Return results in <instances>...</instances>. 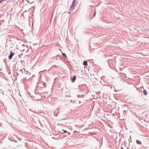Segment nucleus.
<instances>
[{"instance_id": "f257e3e1", "label": "nucleus", "mask_w": 149, "mask_h": 149, "mask_svg": "<svg viewBox=\"0 0 149 149\" xmlns=\"http://www.w3.org/2000/svg\"><path fill=\"white\" fill-rule=\"evenodd\" d=\"M115 59L113 58V59H109L108 60V63L109 66L111 68L115 64Z\"/></svg>"}, {"instance_id": "f03ea898", "label": "nucleus", "mask_w": 149, "mask_h": 149, "mask_svg": "<svg viewBox=\"0 0 149 149\" xmlns=\"http://www.w3.org/2000/svg\"><path fill=\"white\" fill-rule=\"evenodd\" d=\"M77 76L76 75H74L73 77H71V81L72 83H74L76 79Z\"/></svg>"}, {"instance_id": "7ed1b4c3", "label": "nucleus", "mask_w": 149, "mask_h": 149, "mask_svg": "<svg viewBox=\"0 0 149 149\" xmlns=\"http://www.w3.org/2000/svg\"><path fill=\"white\" fill-rule=\"evenodd\" d=\"M14 54V53L13 52H11L10 53L9 55L8 56V59L9 60H11Z\"/></svg>"}, {"instance_id": "20e7f679", "label": "nucleus", "mask_w": 149, "mask_h": 149, "mask_svg": "<svg viewBox=\"0 0 149 149\" xmlns=\"http://www.w3.org/2000/svg\"><path fill=\"white\" fill-rule=\"evenodd\" d=\"M136 143L137 144L139 145H141L142 144L141 141L138 140H136Z\"/></svg>"}, {"instance_id": "39448f33", "label": "nucleus", "mask_w": 149, "mask_h": 149, "mask_svg": "<svg viewBox=\"0 0 149 149\" xmlns=\"http://www.w3.org/2000/svg\"><path fill=\"white\" fill-rule=\"evenodd\" d=\"M88 133L91 135H95L96 134V133L95 132H89Z\"/></svg>"}, {"instance_id": "423d86ee", "label": "nucleus", "mask_w": 149, "mask_h": 149, "mask_svg": "<svg viewBox=\"0 0 149 149\" xmlns=\"http://www.w3.org/2000/svg\"><path fill=\"white\" fill-rule=\"evenodd\" d=\"M83 65L85 66L87 65V61H84L83 63Z\"/></svg>"}, {"instance_id": "0eeeda50", "label": "nucleus", "mask_w": 149, "mask_h": 149, "mask_svg": "<svg viewBox=\"0 0 149 149\" xmlns=\"http://www.w3.org/2000/svg\"><path fill=\"white\" fill-rule=\"evenodd\" d=\"M74 6H75L74 3L73 4V3H72L71 6V9H73L74 8Z\"/></svg>"}, {"instance_id": "6e6552de", "label": "nucleus", "mask_w": 149, "mask_h": 149, "mask_svg": "<svg viewBox=\"0 0 149 149\" xmlns=\"http://www.w3.org/2000/svg\"><path fill=\"white\" fill-rule=\"evenodd\" d=\"M143 94H144L145 95H147V91H146V90H144L143 91Z\"/></svg>"}, {"instance_id": "1a4fd4ad", "label": "nucleus", "mask_w": 149, "mask_h": 149, "mask_svg": "<svg viewBox=\"0 0 149 149\" xmlns=\"http://www.w3.org/2000/svg\"><path fill=\"white\" fill-rule=\"evenodd\" d=\"M54 115L55 116H57L58 115V113H57V111H55L54 112Z\"/></svg>"}, {"instance_id": "9d476101", "label": "nucleus", "mask_w": 149, "mask_h": 149, "mask_svg": "<svg viewBox=\"0 0 149 149\" xmlns=\"http://www.w3.org/2000/svg\"><path fill=\"white\" fill-rule=\"evenodd\" d=\"M62 54L63 56H64V57H66V58L67 57V56H66V54H65V53H62Z\"/></svg>"}, {"instance_id": "9b49d317", "label": "nucleus", "mask_w": 149, "mask_h": 149, "mask_svg": "<svg viewBox=\"0 0 149 149\" xmlns=\"http://www.w3.org/2000/svg\"><path fill=\"white\" fill-rule=\"evenodd\" d=\"M63 131L65 133H67L68 132L67 131L65 130L64 129H63Z\"/></svg>"}, {"instance_id": "f8f14e48", "label": "nucleus", "mask_w": 149, "mask_h": 149, "mask_svg": "<svg viewBox=\"0 0 149 149\" xmlns=\"http://www.w3.org/2000/svg\"><path fill=\"white\" fill-rule=\"evenodd\" d=\"M27 11H28L27 10H25V11L23 13V17H24V14L25 13H26V12H27Z\"/></svg>"}, {"instance_id": "ddd939ff", "label": "nucleus", "mask_w": 149, "mask_h": 149, "mask_svg": "<svg viewBox=\"0 0 149 149\" xmlns=\"http://www.w3.org/2000/svg\"><path fill=\"white\" fill-rule=\"evenodd\" d=\"M42 85L43 86H45V87H46V84L45 83H43V84H42Z\"/></svg>"}, {"instance_id": "4468645a", "label": "nucleus", "mask_w": 149, "mask_h": 149, "mask_svg": "<svg viewBox=\"0 0 149 149\" xmlns=\"http://www.w3.org/2000/svg\"><path fill=\"white\" fill-rule=\"evenodd\" d=\"M96 13V12L95 11L94 12V14H93V17H95V16Z\"/></svg>"}, {"instance_id": "2eb2a0df", "label": "nucleus", "mask_w": 149, "mask_h": 149, "mask_svg": "<svg viewBox=\"0 0 149 149\" xmlns=\"http://www.w3.org/2000/svg\"><path fill=\"white\" fill-rule=\"evenodd\" d=\"M68 134L66 135V136H69L70 135V132H68Z\"/></svg>"}, {"instance_id": "dca6fc26", "label": "nucleus", "mask_w": 149, "mask_h": 149, "mask_svg": "<svg viewBox=\"0 0 149 149\" xmlns=\"http://www.w3.org/2000/svg\"><path fill=\"white\" fill-rule=\"evenodd\" d=\"M76 1V0H73V1L72 2V3H73H73H74Z\"/></svg>"}, {"instance_id": "f3484780", "label": "nucleus", "mask_w": 149, "mask_h": 149, "mask_svg": "<svg viewBox=\"0 0 149 149\" xmlns=\"http://www.w3.org/2000/svg\"><path fill=\"white\" fill-rule=\"evenodd\" d=\"M54 66H55V67H56V68H58V66H57V65H54L52 66V67Z\"/></svg>"}, {"instance_id": "a211bd4d", "label": "nucleus", "mask_w": 149, "mask_h": 149, "mask_svg": "<svg viewBox=\"0 0 149 149\" xmlns=\"http://www.w3.org/2000/svg\"><path fill=\"white\" fill-rule=\"evenodd\" d=\"M121 149H123V147H122V146H121Z\"/></svg>"}, {"instance_id": "6ab92c4d", "label": "nucleus", "mask_w": 149, "mask_h": 149, "mask_svg": "<svg viewBox=\"0 0 149 149\" xmlns=\"http://www.w3.org/2000/svg\"><path fill=\"white\" fill-rule=\"evenodd\" d=\"M18 139L19 140H21V139H19V138H18Z\"/></svg>"}, {"instance_id": "aec40b11", "label": "nucleus", "mask_w": 149, "mask_h": 149, "mask_svg": "<svg viewBox=\"0 0 149 149\" xmlns=\"http://www.w3.org/2000/svg\"><path fill=\"white\" fill-rule=\"evenodd\" d=\"M15 141V142H17V141Z\"/></svg>"}, {"instance_id": "412c9836", "label": "nucleus", "mask_w": 149, "mask_h": 149, "mask_svg": "<svg viewBox=\"0 0 149 149\" xmlns=\"http://www.w3.org/2000/svg\"><path fill=\"white\" fill-rule=\"evenodd\" d=\"M11 41L10 40H9L8 41Z\"/></svg>"}]
</instances>
